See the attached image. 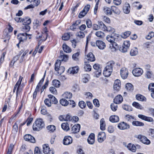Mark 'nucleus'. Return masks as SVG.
<instances>
[{
    "label": "nucleus",
    "mask_w": 154,
    "mask_h": 154,
    "mask_svg": "<svg viewBox=\"0 0 154 154\" xmlns=\"http://www.w3.org/2000/svg\"><path fill=\"white\" fill-rule=\"evenodd\" d=\"M44 126L43 119L38 118L36 119L33 125V129L34 131H38L41 130Z\"/></svg>",
    "instance_id": "1"
},
{
    "label": "nucleus",
    "mask_w": 154,
    "mask_h": 154,
    "mask_svg": "<svg viewBox=\"0 0 154 154\" xmlns=\"http://www.w3.org/2000/svg\"><path fill=\"white\" fill-rule=\"evenodd\" d=\"M132 73L134 76L139 77L143 74V70L140 68H136L133 70Z\"/></svg>",
    "instance_id": "2"
},
{
    "label": "nucleus",
    "mask_w": 154,
    "mask_h": 154,
    "mask_svg": "<svg viewBox=\"0 0 154 154\" xmlns=\"http://www.w3.org/2000/svg\"><path fill=\"white\" fill-rule=\"evenodd\" d=\"M43 152L45 154H54L53 151L50 149L48 144H45L42 146Z\"/></svg>",
    "instance_id": "3"
},
{
    "label": "nucleus",
    "mask_w": 154,
    "mask_h": 154,
    "mask_svg": "<svg viewBox=\"0 0 154 154\" xmlns=\"http://www.w3.org/2000/svg\"><path fill=\"white\" fill-rule=\"evenodd\" d=\"M120 73L121 77L123 79H125L128 75V69L125 67L122 68L120 69Z\"/></svg>",
    "instance_id": "4"
},
{
    "label": "nucleus",
    "mask_w": 154,
    "mask_h": 154,
    "mask_svg": "<svg viewBox=\"0 0 154 154\" xmlns=\"http://www.w3.org/2000/svg\"><path fill=\"white\" fill-rule=\"evenodd\" d=\"M137 138L139 139L140 141L144 144L149 145L150 143V141L144 136L141 135H139L137 136Z\"/></svg>",
    "instance_id": "5"
},
{
    "label": "nucleus",
    "mask_w": 154,
    "mask_h": 154,
    "mask_svg": "<svg viewBox=\"0 0 154 154\" xmlns=\"http://www.w3.org/2000/svg\"><path fill=\"white\" fill-rule=\"evenodd\" d=\"M106 134L104 132L101 131L98 133L97 140L99 143H102L105 139Z\"/></svg>",
    "instance_id": "6"
},
{
    "label": "nucleus",
    "mask_w": 154,
    "mask_h": 154,
    "mask_svg": "<svg viewBox=\"0 0 154 154\" xmlns=\"http://www.w3.org/2000/svg\"><path fill=\"white\" fill-rule=\"evenodd\" d=\"M118 127L119 129L123 130L129 128L130 125L124 122H122L118 124Z\"/></svg>",
    "instance_id": "7"
},
{
    "label": "nucleus",
    "mask_w": 154,
    "mask_h": 154,
    "mask_svg": "<svg viewBox=\"0 0 154 154\" xmlns=\"http://www.w3.org/2000/svg\"><path fill=\"white\" fill-rule=\"evenodd\" d=\"M93 68L97 71L95 74L97 77H98L101 74V70L99 64L95 63L93 66Z\"/></svg>",
    "instance_id": "8"
},
{
    "label": "nucleus",
    "mask_w": 154,
    "mask_h": 154,
    "mask_svg": "<svg viewBox=\"0 0 154 154\" xmlns=\"http://www.w3.org/2000/svg\"><path fill=\"white\" fill-rule=\"evenodd\" d=\"M28 34L26 33H20L17 35V38L19 40L20 43L25 41L27 38Z\"/></svg>",
    "instance_id": "9"
},
{
    "label": "nucleus",
    "mask_w": 154,
    "mask_h": 154,
    "mask_svg": "<svg viewBox=\"0 0 154 154\" xmlns=\"http://www.w3.org/2000/svg\"><path fill=\"white\" fill-rule=\"evenodd\" d=\"M72 142V138L69 136H66L63 140V143L64 145H69L71 144Z\"/></svg>",
    "instance_id": "10"
},
{
    "label": "nucleus",
    "mask_w": 154,
    "mask_h": 154,
    "mask_svg": "<svg viewBox=\"0 0 154 154\" xmlns=\"http://www.w3.org/2000/svg\"><path fill=\"white\" fill-rule=\"evenodd\" d=\"M24 139L27 141H29L32 143H35V140L34 137L30 134H26L24 137Z\"/></svg>",
    "instance_id": "11"
},
{
    "label": "nucleus",
    "mask_w": 154,
    "mask_h": 154,
    "mask_svg": "<svg viewBox=\"0 0 154 154\" xmlns=\"http://www.w3.org/2000/svg\"><path fill=\"white\" fill-rule=\"evenodd\" d=\"M115 36L118 37V34H113L111 35H108L106 37V39L110 42V43H112L115 40L116 38Z\"/></svg>",
    "instance_id": "12"
},
{
    "label": "nucleus",
    "mask_w": 154,
    "mask_h": 154,
    "mask_svg": "<svg viewBox=\"0 0 154 154\" xmlns=\"http://www.w3.org/2000/svg\"><path fill=\"white\" fill-rule=\"evenodd\" d=\"M96 45L100 50L104 49L106 47L105 43L103 41L100 40L96 41Z\"/></svg>",
    "instance_id": "13"
},
{
    "label": "nucleus",
    "mask_w": 154,
    "mask_h": 154,
    "mask_svg": "<svg viewBox=\"0 0 154 154\" xmlns=\"http://www.w3.org/2000/svg\"><path fill=\"white\" fill-rule=\"evenodd\" d=\"M121 85L120 81L119 79H116L114 82L113 88L114 90L116 91H119L120 89Z\"/></svg>",
    "instance_id": "14"
},
{
    "label": "nucleus",
    "mask_w": 154,
    "mask_h": 154,
    "mask_svg": "<svg viewBox=\"0 0 154 154\" xmlns=\"http://www.w3.org/2000/svg\"><path fill=\"white\" fill-rule=\"evenodd\" d=\"M109 48L112 52H115L119 49V45L114 41L109 45Z\"/></svg>",
    "instance_id": "15"
},
{
    "label": "nucleus",
    "mask_w": 154,
    "mask_h": 154,
    "mask_svg": "<svg viewBox=\"0 0 154 154\" xmlns=\"http://www.w3.org/2000/svg\"><path fill=\"white\" fill-rule=\"evenodd\" d=\"M80 128V125L79 124L74 125L71 129V133L75 134L78 132Z\"/></svg>",
    "instance_id": "16"
},
{
    "label": "nucleus",
    "mask_w": 154,
    "mask_h": 154,
    "mask_svg": "<svg viewBox=\"0 0 154 154\" xmlns=\"http://www.w3.org/2000/svg\"><path fill=\"white\" fill-rule=\"evenodd\" d=\"M123 100V98L122 96L118 95L114 98L113 102L116 104H119L121 103Z\"/></svg>",
    "instance_id": "17"
},
{
    "label": "nucleus",
    "mask_w": 154,
    "mask_h": 154,
    "mask_svg": "<svg viewBox=\"0 0 154 154\" xmlns=\"http://www.w3.org/2000/svg\"><path fill=\"white\" fill-rule=\"evenodd\" d=\"M85 58L87 60L90 62L94 61L95 60L94 55L91 52L89 53L85 56Z\"/></svg>",
    "instance_id": "18"
},
{
    "label": "nucleus",
    "mask_w": 154,
    "mask_h": 154,
    "mask_svg": "<svg viewBox=\"0 0 154 154\" xmlns=\"http://www.w3.org/2000/svg\"><path fill=\"white\" fill-rule=\"evenodd\" d=\"M124 12L126 14H128L130 13V7L129 4L127 2L125 3L123 8Z\"/></svg>",
    "instance_id": "19"
},
{
    "label": "nucleus",
    "mask_w": 154,
    "mask_h": 154,
    "mask_svg": "<svg viewBox=\"0 0 154 154\" xmlns=\"http://www.w3.org/2000/svg\"><path fill=\"white\" fill-rule=\"evenodd\" d=\"M23 79V77H22L21 76H20L19 80L16 83L14 88H17L16 91L17 94V93L18 92L20 91V85L21 84V82Z\"/></svg>",
    "instance_id": "20"
},
{
    "label": "nucleus",
    "mask_w": 154,
    "mask_h": 154,
    "mask_svg": "<svg viewBox=\"0 0 154 154\" xmlns=\"http://www.w3.org/2000/svg\"><path fill=\"white\" fill-rule=\"evenodd\" d=\"M95 135L94 133H91L89 136L87 141L88 143L90 144H93L94 142Z\"/></svg>",
    "instance_id": "21"
},
{
    "label": "nucleus",
    "mask_w": 154,
    "mask_h": 154,
    "mask_svg": "<svg viewBox=\"0 0 154 154\" xmlns=\"http://www.w3.org/2000/svg\"><path fill=\"white\" fill-rule=\"evenodd\" d=\"M79 68L78 66L69 68L68 70V72L70 74H74L78 72Z\"/></svg>",
    "instance_id": "22"
},
{
    "label": "nucleus",
    "mask_w": 154,
    "mask_h": 154,
    "mask_svg": "<svg viewBox=\"0 0 154 154\" xmlns=\"http://www.w3.org/2000/svg\"><path fill=\"white\" fill-rule=\"evenodd\" d=\"M115 64V62L113 61H111L107 63L106 66L105 67L106 69H108L110 70H112V68Z\"/></svg>",
    "instance_id": "23"
},
{
    "label": "nucleus",
    "mask_w": 154,
    "mask_h": 154,
    "mask_svg": "<svg viewBox=\"0 0 154 154\" xmlns=\"http://www.w3.org/2000/svg\"><path fill=\"white\" fill-rule=\"evenodd\" d=\"M48 97L50 99V101L52 103L56 104L58 102V101L57 99L52 95L49 94L48 95Z\"/></svg>",
    "instance_id": "24"
},
{
    "label": "nucleus",
    "mask_w": 154,
    "mask_h": 154,
    "mask_svg": "<svg viewBox=\"0 0 154 154\" xmlns=\"http://www.w3.org/2000/svg\"><path fill=\"white\" fill-rule=\"evenodd\" d=\"M84 69L86 71L89 72L91 71V67L88 62H85Z\"/></svg>",
    "instance_id": "25"
},
{
    "label": "nucleus",
    "mask_w": 154,
    "mask_h": 154,
    "mask_svg": "<svg viewBox=\"0 0 154 154\" xmlns=\"http://www.w3.org/2000/svg\"><path fill=\"white\" fill-rule=\"evenodd\" d=\"M119 120V117L116 115H113L109 118V121L112 122H118Z\"/></svg>",
    "instance_id": "26"
},
{
    "label": "nucleus",
    "mask_w": 154,
    "mask_h": 154,
    "mask_svg": "<svg viewBox=\"0 0 154 154\" xmlns=\"http://www.w3.org/2000/svg\"><path fill=\"white\" fill-rule=\"evenodd\" d=\"M63 48L64 51L67 53H70L72 51L71 48L66 44H64L63 45Z\"/></svg>",
    "instance_id": "27"
},
{
    "label": "nucleus",
    "mask_w": 154,
    "mask_h": 154,
    "mask_svg": "<svg viewBox=\"0 0 154 154\" xmlns=\"http://www.w3.org/2000/svg\"><path fill=\"white\" fill-rule=\"evenodd\" d=\"M22 22L23 25L30 24L31 23V20L28 17H26L22 19Z\"/></svg>",
    "instance_id": "28"
},
{
    "label": "nucleus",
    "mask_w": 154,
    "mask_h": 154,
    "mask_svg": "<svg viewBox=\"0 0 154 154\" xmlns=\"http://www.w3.org/2000/svg\"><path fill=\"white\" fill-rule=\"evenodd\" d=\"M112 70H110L108 69H106L105 68L103 71V74L105 76L108 77L111 74Z\"/></svg>",
    "instance_id": "29"
},
{
    "label": "nucleus",
    "mask_w": 154,
    "mask_h": 154,
    "mask_svg": "<svg viewBox=\"0 0 154 154\" xmlns=\"http://www.w3.org/2000/svg\"><path fill=\"white\" fill-rule=\"evenodd\" d=\"M127 147L129 150L133 152H134L136 151V148L134 144L131 143H129Z\"/></svg>",
    "instance_id": "30"
},
{
    "label": "nucleus",
    "mask_w": 154,
    "mask_h": 154,
    "mask_svg": "<svg viewBox=\"0 0 154 154\" xmlns=\"http://www.w3.org/2000/svg\"><path fill=\"white\" fill-rule=\"evenodd\" d=\"M100 129L102 131H104L106 129V124L103 118L100 121Z\"/></svg>",
    "instance_id": "31"
},
{
    "label": "nucleus",
    "mask_w": 154,
    "mask_h": 154,
    "mask_svg": "<svg viewBox=\"0 0 154 154\" xmlns=\"http://www.w3.org/2000/svg\"><path fill=\"white\" fill-rule=\"evenodd\" d=\"M138 50L137 48H134L130 51V54L131 56H134L138 54Z\"/></svg>",
    "instance_id": "32"
},
{
    "label": "nucleus",
    "mask_w": 154,
    "mask_h": 154,
    "mask_svg": "<svg viewBox=\"0 0 154 154\" xmlns=\"http://www.w3.org/2000/svg\"><path fill=\"white\" fill-rule=\"evenodd\" d=\"M62 128L66 131H68L70 129L69 126V124L67 123H63L61 125Z\"/></svg>",
    "instance_id": "33"
},
{
    "label": "nucleus",
    "mask_w": 154,
    "mask_h": 154,
    "mask_svg": "<svg viewBox=\"0 0 154 154\" xmlns=\"http://www.w3.org/2000/svg\"><path fill=\"white\" fill-rule=\"evenodd\" d=\"M63 95L64 98L67 99H70L72 97V94L69 92L66 91L65 92Z\"/></svg>",
    "instance_id": "34"
},
{
    "label": "nucleus",
    "mask_w": 154,
    "mask_h": 154,
    "mask_svg": "<svg viewBox=\"0 0 154 154\" xmlns=\"http://www.w3.org/2000/svg\"><path fill=\"white\" fill-rule=\"evenodd\" d=\"M125 119L127 122H131L134 119V117L131 115L127 114L125 116Z\"/></svg>",
    "instance_id": "35"
},
{
    "label": "nucleus",
    "mask_w": 154,
    "mask_h": 154,
    "mask_svg": "<svg viewBox=\"0 0 154 154\" xmlns=\"http://www.w3.org/2000/svg\"><path fill=\"white\" fill-rule=\"evenodd\" d=\"M136 98L137 100L141 101H146V98L140 94H137L136 96Z\"/></svg>",
    "instance_id": "36"
},
{
    "label": "nucleus",
    "mask_w": 154,
    "mask_h": 154,
    "mask_svg": "<svg viewBox=\"0 0 154 154\" xmlns=\"http://www.w3.org/2000/svg\"><path fill=\"white\" fill-rule=\"evenodd\" d=\"M60 60V61L66 62L68 59V56L67 55L63 54V55H60L59 57Z\"/></svg>",
    "instance_id": "37"
},
{
    "label": "nucleus",
    "mask_w": 154,
    "mask_h": 154,
    "mask_svg": "<svg viewBox=\"0 0 154 154\" xmlns=\"http://www.w3.org/2000/svg\"><path fill=\"white\" fill-rule=\"evenodd\" d=\"M103 10L104 12L107 15H111L112 14V11H111V9L108 7H104Z\"/></svg>",
    "instance_id": "38"
},
{
    "label": "nucleus",
    "mask_w": 154,
    "mask_h": 154,
    "mask_svg": "<svg viewBox=\"0 0 154 154\" xmlns=\"http://www.w3.org/2000/svg\"><path fill=\"white\" fill-rule=\"evenodd\" d=\"M95 35L100 38H102L105 36L104 33L101 31L96 32L95 33Z\"/></svg>",
    "instance_id": "39"
},
{
    "label": "nucleus",
    "mask_w": 154,
    "mask_h": 154,
    "mask_svg": "<svg viewBox=\"0 0 154 154\" xmlns=\"http://www.w3.org/2000/svg\"><path fill=\"white\" fill-rule=\"evenodd\" d=\"M132 125L136 126H143L144 124L143 123L138 121H134L132 122Z\"/></svg>",
    "instance_id": "40"
},
{
    "label": "nucleus",
    "mask_w": 154,
    "mask_h": 154,
    "mask_svg": "<svg viewBox=\"0 0 154 154\" xmlns=\"http://www.w3.org/2000/svg\"><path fill=\"white\" fill-rule=\"evenodd\" d=\"M76 35L78 38H82L85 37V34L82 31H79L76 33Z\"/></svg>",
    "instance_id": "41"
},
{
    "label": "nucleus",
    "mask_w": 154,
    "mask_h": 154,
    "mask_svg": "<svg viewBox=\"0 0 154 154\" xmlns=\"http://www.w3.org/2000/svg\"><path fill=\"white\" fill-rule=\"evenodd\" d=\"M40 25V22L38 20H36L33 23V28L34 29H37Z\"/></svg>",
    "instance_id": "42"
},
{
    "label": "nucleus",
    "mask_w": 154,
    "mask_h": 154,
    "mask_svg": "<svg viewBox=\"0 0 154 154\" xmlns=\"http://www.w3.org/2000/svg\"><path fill=\"white\" fill-rule=\"evenodd\" d=\"M125 88L128 91H132L134 89L133 86L130 83H127L126 85Z\"/></svg>",
    "instance_id": "43"
},
{
    "label": "nucleus",
    "mask_w": 154,
    "mask_h": 154,
    "mask_svg": "<svg viewBox=\"0 0 154 154\" xmlns=\"http://www.w3.org/2000/svg\"><path fill=\"white\" fill-rule=\"evenodd\" d=\"M52 85L55 87L58 88L60 85V82L58 80H54L52 81Z\"/></svg>",
    "instance_id": "44"
},
{
    "label": "nucleus",
    "mask_w": 154,
    "mask_h": 154,
    "mask_svg": "<svg viewBox=\"0 0 154 154\" xmlns=\"http://www.w3.org/2000/svg\"><path fill=\"white\" fill-rule=\"evenodd\" d=\"M61 63V62L60 60H57V62H56L55 65V70L57 71H58L59 70V68H60V66Z\"/></svg>",
    "instance_id": "45"
},
{
    "label": "nucleus",
    "mask_w": 154,
    "mask_h": 154,
    "mask_svg": "<svg viewBox=\"0 0 154 154\" xmlns=\"http://www.w3.org/2000/svg\"><path fill=\"white\" fill-rule=\"evenodd\" d=\"M132 105L133 106L137 109H143V107L139 103L136 102H133Z\"/></svg>",
    "instance_id": "46"
},
{
    "label": "nucleus",
    "mask_w": 154,
    "mask_h": 154,
    "mask_svg": "<svg viewBox=\"0 0 154 154\" xmlns=\"http://www.w3.org/2000/svg\"><path fill=\"white\" fill-rule=\"evenodd\" d=\"M48 31L46 27H45L44 28L43 31L42 32V34L44 35H45V38L43 39L42 40L43 41H45L47 38L48 36Z\"/></svg>",
    "instance_id": "47"
},
{
    "label": "nucleus",
    "mask_w": 154,
    "mask_h": 154,
    "mask_svg": "<svg viewBox=\"0 0 154 154\" xmlns=\"http://www.w3.org/2000/svg\"><path fill=\"white\" fill-rule=\"evenodd\" d=\"M60 103L62 105L64 106H67L69 102L68 101L64 99H62L60 100Z\"/></svg>",
    "instance_id": "48"
},
{
    "label": "nucleus",
    "mask_w": 154,
    "mask_h": 154,
    "mask_svg": "<svg viewBox=\"0 0 154 154\" xmlns=\"http://www.w3.org/2000/svg\"><path fill=\"white\" fill-rule=\"evenodd\" d=\"M111 10L113 11V12L117 14H119L120 13V11L115 6H112L111 7Z\"/></svg>",
    "instance_id": "49"
},
{
    "label": "nucleus",
    "mask_w": 154,
    "mask_h": 154,
    "mask_svg": "<svg viewBox=\"0 0 154 154\" xmlns=\"http://www.w3.org/2000/svg\"><path fill=\"white\" fill-rule=\"evenodd\" d=\"M80 53L79 52L76 53L72 55V58L75 60L78 61L79 60V56Z\"/></svg>",
    "instance_id": "50"
},
{
    "label": "nucleus",
    "mask_w": 154,
    "mask_h": 154,
    "mask_svg": "<svg viewBox=\"0 0 154 154\" xmlns=\"http://www.w3.org/2000/svg\"><path fill=\"white\" fill-rule=\"evenodd\" d=\"M122 107L124 110L128 111H131L132 110V108L131 106L127 105H124Z\"/></svg>",
    "instance_id": "51"
},
{
    "label": "nucleus",
    "mask_w": 154,
    "mask_h": 154,
    "mask_svg": "<svg viewBox=\"0 0 154 154\" xmlns=\"http://www.w3.org/2000/svg\"><path fill=\"white\" fill-rule=\"evenodd\" d=\"M47 128L50 131L53 132L56 130V127L54 125H50L47 127Z\"/></svg>",
    "instance_id": "52"
},
{
    "label": "nucleus",
    "mask_w": 154,
    "mask_h": 154,
    "mask_svg": "<svg viewBox=\"0 0 154 154\" xmlns=\"http://www.w3.org/2000/svg\"><path fill=\"white\" fill-rule=\"evenodd\" d=\"M70 37V34L69 33H65L62 37V39L64 40H67Z\"/></svg>",
    "instance_id": "53"
},
{
    "label": "nucleus",
    "mask_w": 154,
    "mask_h": 154,
    "mask_svg": "<svg viewBox=\"0 0 154 154\" xmlns=\"http://www.w3.org/2000/svg\"><path fill=\"white\" fill-rule=\"evenodd\" d=\"M29 24L24 25V26L23 27V30L25 32H28L29 31L30 28L29 26Z\"/></svg>",
    "instance_id": "54"
},
{
    "label": "nucleus",
    "mask_w": 154,
    "mask_h": 154,
    "mask_svg": "<svg viewBox=\"0 0 154 154\" xmlns=\"http://www.w3.org/2000/svg\"><path fill=\"white\" fill-rule=\"evenodd\" d=\"M105 30L112 33V34H114L113 33L115 32V29L110 26H106Z\"/></svg>",
    "instance_id": "55"
},
{
    "label": "nucleus",
    "mask_w": 154,
    "mask_h": 154,
    "mask_svg": "<svg viewBox=\"0 0 154 154\" xmlns=\"http://www.w3.org/2000/svg\"><path fill=\"white\" fill-rule=\"evenodd\" d=\"M131 32L130 31H128L125 32L122 35V37L124 38H126L128 37L131 34Z\"/></svg>",
    "instance_id": "56"
},
{
    "label": "nucleus",
    "mask_w": 154,
    "mask_h": 154,
    "mask_svg": "<svg viewBox=\"0 0 154 154\" xmlns=\"http://www.w3.org/2000/svg\"><path fill=\"white\" fill-rule=\"evenodd\" d=\"M79 105L81 108L83 109L85 107L86 104L84 101H81L79 102Z\"/></svg>",
    "instance_id": "57"
},
{
    "label": "nucleus",
    "mask_w": 154,
    "mask_h": 154,
    "mask_svg": "<svg viewBox=\"0 0 154 154\" xmlns=\"http://www.w3.org/2000/svg\"><path fill=\"white\" fill-rule=\"evenodd\" d=\"M20 56V55H17L13 58V60L11 62V63H13L12 66H13L14 63L18 60Z\"/></svg>",
    "instance_id": "58"
},
{
    "label": "nucleus",
    "mask_w": 154,
    "mask_h": 154,
    "mask_svg": "<svg viewBox=\"0 0 154 154\" xmlns=\"http://www.w3.org/2000/svg\"><path fill=\"white\" fill-rule=\"evenodd\" d=\"M116 103H112L111 105V109L113 111H115L117 108V105Z\"/></svg>",
    "instance_id": "59"
},
{
    "label": "nucleus",
    "mask_w": 154,
    "mask_h": 154,
    "mask_svg": "<svg viewBox=\"0 0 154 154\" xmlns=\"http://www.w3.org/2000/svg\"><path fill=\"white\" fill-rule=\"evenodd\" d=\"M128 49L129 48L126 47L122 45V47H120L119 49L121 52L125 53L126 52Z\"/></svg>",
    "instance_id": "60"
},
{
    "label": "nucleus",
    "mask_w": 154,
    "mask_h": 154,
    "mask_svg": "<svg viewBox=\"0 0 154 154\" xmlns=\"http://www.w3.org/2000/svg\"><path fill=\"white\" fill-rule=\"evenodd\" d=\"M65 121H71L72 119V117L69 115H65Z\"/></svg>",
    "instance_id": "61"
},
{
    "label": "nucleus",
    "mask_w": 154,
    "mask_h": 154,
    "mask_svg": "<svg viewBox=\"0 0 154 154\" xmlns=\"http://www.w3.org/2000/svg\"><path fill=\"white\" fill-rule=\"evenodd\" d=\"M154 36V32H151L146 36V38L147 39H150L151 38Z\"/></svg>",
    "instance_id": "62"
},
{
    "label": "nucleus",
    "mask_w": 154,
    "mask_h": 154,
    "mask_svg": "<svg viewBox=\"0 0 154 154\" xmlns=\"http://www.w3.org/2000/svg\"><path fill=\"white\" fill-rule=\"evenodd\" d=\"M18 130V125L16 122L13 126L12 131L14 133H17Z\"/></svg>",
    "instance_id": "63"
},
{
    "label": "nucleus",
    "mask_w": 154,
    "mask_h": 154,
    "mask_svg": "<svg viewBox=\"0 0 154 154\" xmlns=\"http://www.w3.org/2000/svg\"><path fill=\"white\" fill-rule=\"evenodd\" d=\"M149 90L152 92H154V84L151 83L148 86Z\"/></svg>",
    "instance_id": "64"
}]
</instances>
